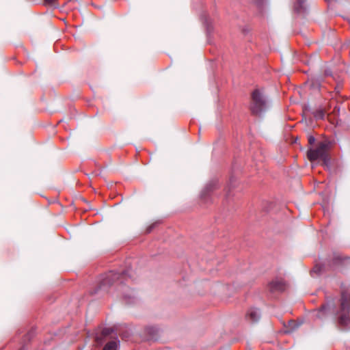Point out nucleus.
<instances>
[{
	"instance_id": "nucleus-1",
	"label": "nucleus",
	"mask_w": 350,
	"mask_h": 350,
	"mask_svg": "<svg viewBox=\"0 0 350 350\" xmlns=\"http://www.w3.org/2000/svg\"><path fill=\"white\" fill-rule=\"evenodd\" d=\"M268 108V102L264 94L258 89L251 96L250 110L252 114L260 116Z\"/></svg>"
},
{
	"instance_id": "nucleus-2",
	"label": "nucleus",
	"mask_w": 350,
	"mask_h": 350,
	"mask_svg": "<svg viewBox=\"0 0 350 350\" xmlns=\"http://www.w3.org/2000/svg\"><path fill=\"white\" fill-rule=\"evenodd\" d=\"M126 273H109L104 279L102 280L100 288L105 290V286H111L114 282L120 281V283H122V280L124 278Z\"/></svg>"
},
{
	"instance_id": "nucleus-3",
	"label": "nucleus",
	"mask_w": 350,
	"mask_h": 350,
	"mask_svg": "<svg viewBox=\"0 0 350 350\" xmlns=\"http://www.w3.org/2000/svg\"><path fill=\"white\" fill-rule=\"evenodd\" d=\"M287 287V284L282 279H275L269 284V289L273 293L285 291Z\"/></svg>"
},
{
	"instance_id": "nucleus-4",
	"label": "nucleus",
	"mask_w": 350,
	"mask_h": 350,
	"mask_svg": "<svg viewBox=\"0 0 350 350\" xmlns=\"http://www.w3.org/2000/svg\"><path fill=\"white\" fill-rule=\"evenodd\" d=\"M246 318L252 323L258 321L260 319L259 310L256 308H251L246 314Z\"/></svg>"
},
{
	"instance_id": "nucleus-5",
	"label": "nucleus",
	"mask_w": 350,
	"mask_h": 350,
	"mask_svg": "<svg viewBox=\"0 0 350 350\" xmlns=\"http://www.w3.org/2000/svg\"><path fill=\"white\" fill-rule=\"evenodd\" d=\"M112 332L111 328H105L102 330L100 335H97L95 338V342L97 345H100L103 343V338L110 335Z\"/></svg>"
},
{
	"instance_id": "nucleus-6",
	"label": "nucleus",
	"mask_w": 350,
	"mask_h": 350,
	"mask_svg": "<svg viewBox=\"0 0 350 350\" xmlns=\"http://www.w3.org/2000/svg\"><path fill=\"white\" fill-rule=\"evenodd\" d=\"M148 340H157L159 335V329L154 327H148L146 329Z\"/></svg>"
},
{
	"instance_id": "nucleus-7",
	"label": "nucleus",
	"mask_w": 350,
	"mask_h": 350,
	"mask_svg": "<svg viewBox=\"0 0 350 350\" xmlns=\"http://www.w3.org/2000/svg\"><path fill=\"white\" fill-rule=\"evenodd\" d=\"M218 183L216 180H213L210 182L206 186L204 193V195H208L211 192L216 190L218 189Z\"/></svg>"
},
{
	"instance_id": "nucleus-8",
	"label": "nucleus",
	"mask_w": 350,
	"mask_h": 350,
	"mask_svg": "<svg viewBox=\"0 0 350 350\" xmlns=\"http://www.w3.org/2000/svg\"><path fill=\"white\" fill-rule=\"evenodd\" d=\"M303 322H297L296 321H290L288 323L287 332H292L297 330L301 325Z\"/></svg>"
},
{
	"instance_id": "nucleus-9",
	"label": "nucleus",
	"mask_w": 350,
	"mask_h": 350,
	"mask_svg": "<svg viewBox=\"0 0 350 350\" xmlns=\"http://www.w3.org/2000/svg\"><path fill=\"white\" fill-rule=\"evenodd\" d=\"M117 342L116 341H109L108 342L105 347H103V350H117Z\"/></svg>"
},
{
	"instance_id": "nucleus-10",
	"label": "nucleus",
	"mask_w": 350,
	"mask_h": 350,
	"mask_svg": "<svg viewBox=\"0 0 350 350\" xmlns=\"http://www.w3.org/2000/svg\"><path fill=\"white\" fill-rule=\"evenodd\" d=\"M304 1L301 0H298V5L295 6V10L297 12L301 13L302 12V4Z\"/></svg>"
},
{
	"instance_id": "nucleus-11",
	"label": "nucleus",
	"mask_w": 350,
	"mask_h": 350,
	"mask_svg": "<svg viewBox=\"0 0 350 350\" xmlns=\"http://www.w3.org/2000/svg\"><path fill=\"white\" fill-rule=\"evenodd\" d=\"M154 226H155V224H152V225L149 226L146 228V233H150V232L152 231V230L154 228Z\"/></svg>"
},
{
	"instance_id": "nucleus-12",
	"label": "nucleus",
	"mask_w": 350,
	"mask_h": 350,
	"mask_svg": "<svg viewBox=\"0 0 350 350\" xmlns=\"http://www.w3.org/2000/svg\"><path fill=\"white\" fill-rule=\"evenodd\" d=\"M120 336H121V337H122V338L123 340H126L129 338V334L127 333V332L125 333V334L124 333H122V334H120Z\"/></svg>"
},
{
	"instance_id": "nucleus-13",
	"label": "nucleus",
	"mask_w": 350,
	"mask_h": 350,
	"mask_svg": "<svg viewBox=\"0 0 350 350\" xmlns=\"http://www.w3.org/2000/svg\"><path fill=\"white\" fill-rule=\"evenodd\" d=\"M57 0H44L46 4L53 5Z\"/></svg>"
},
{
	"instance_id": "nucleus-14",
	"label": "nucleus",
	"mask_w": 350,
	"mask_h": 350,
	"mask_svg": "<svg viewBox=\"0 0 350 350\" xmlns=\"http://www.w3.org/2000/svg\"><path fill=\"white\" fill-rule=\"evenodd\" d=\"M236 180L234 178H231L230 179V183H229V185L230 187H234V185L235 183Z\"/></svg>"
},
{
	"instance_id": "nucleus-15",
	"label": "nucleus",
	"mask_w": 350,
	"mask_h": 350,
	"mask_svg": "<svg viewBox=\"0 0 350 350\" xmlns=\"http://www.w3.org/2000/svg\"><path fill=\"white\" fill-rule=\"evenodd\" d=\"M258 4H262L264 0H255Z\"/></svg>"
},
{
	"instance_id": "nucleus-16",
	"label": "nucleus",
	"mask_w": 350,
	"mask_h": 350,
	"mask_svg": "<svg viewBox=\"0 0 350 350\" xmlns=\"http://www.w3.org/2000/svg\"><path fill=\"white\" fill-rule=\"evenodd\" d=\"M230 187H231L228 186V190H227V192H229V190H230Z\"/></svg>"
},
{
	"instance_id": "nucleus-17",
	"label": "nucleus",
	"mask_w": 350,
	"mask_h": 350,
	"mask_svg": "<svg viewBox=\"0 0 350 350\" xmlns=\"http://www.w3.org/2000/svg\"><path fill=\"white\" fill-rule=\"evenodd\" d=\"M304 112H305V108L304 107L303 108V114L304 115Z\"/></svg>"
}]
</instances>
